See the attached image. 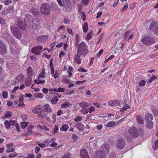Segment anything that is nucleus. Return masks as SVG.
I'll return each instance as SVG.
<instances>
[{"label": "nucleus", "mask_w": 158, "mask_h": 158, "mask_svg": "<svg viewBox=\"0 0 158 158\" xmlns=\"http://www.w3.org/2000/svg\"><path fill=\"white\" fill-rule=\"evenodd\" d=\"M143 130L139 128L138 130L135 127H131L129 128L128 132L130 136L132 138H136L140 135H143Z\"/></svg>", "instance_id": "1"}, {"label": "nucleus", "mask_w": 158, "mask_h": 158, "mask_svg": "<svg viewBox=\"0 0 158 158\" xmlns=\"http://www.w3.org/2000/svg\"><path fill=\"white\" fill-rule=\"evenodd\" d=\"M87 46L83 42L80 44L78 46L77 52L78 54H81L83 56L86 55L88 52V49L87 48Z\"/></svg>", "instance_id": "2"}, {"label": "nucleus", "mask_w": 158, "mask_h": 158, "mask_svg": "<svg viewBox=\"0 0 158 158\" xmlns=\"http://www.w3.org/2000/svg\"><path fill=\"white\" fill-rule=\"evenodd\" d=\"M10 30L13 35L16 38L19 39L21 37V33L19 28L14 26H10Z\"/></svg>", "instance_id": "3"}, {"label": "nucleus", "mask_w": 158, "mask_h": 158, "mask_svg": "<svg viewBox=\"0 0 158 158\" xmlns=\"http://www.w3.org/2000/svg\"><path fill=\"white\" fill-rule=\"evenodd\" d=\"M50 8L51 7L49 4L44 3L41 6L40 11L43 14L48 15L50 13Z\"/></svg>", "instance_id": "4"}, {"label": "nucleus", "mask_w": 158, "mask_h": 158, "mask_svg": "<svg viewBox=\"0 0 158 158\" xmlns=\"http://www.w3.org/2000/svg\"><path fill=\"white\" fill-rule=\"evenodd\" d=\"M63 9L66 11H69L72 9V4L69 0H64L63 1Z\"/></svg>", "instance_id": "5"}, {"label": "nucleus", "mask_w": 158, "mask_h": 158, "mask_svg": "<svg viewBox=\"0 0 158 158\" xmlns=\"http://www.w3.org/2000/svg\"><path fill=\"white\" fill-rule=\"evenodd\" d=\"M24 76L22 74L18 75L17 77L13 80L12 84L15 85H19L21 84L23 81Z\"/></svg>", "instance_id": "6"}, {"label": "nucleus", "mask_w": 158, "mask_h": 158, "mask_svg": "<svg viewBox=\"0 0 158 158\" xmlns=\"http://www.w3.org/2000/svg\"><path fill=\"white\" fill-rule=\"evenodd\" d=\"M142 42L146 45H150L155 42V40L152 38L145 37L141 39Z\"/></svg>", "instance_id": "7"}, {"label": "nucleus", "mask_w": 158, "mask_h": 158, "mask_svg": "<svg viewBox=\"0 0 158 158\" xmlns=\"http://www.w3.org/2000/svg\"><path fill=\"white\" fill-rule=\"evenodd\" d=\"M125 144V140L122 138H119L117 140V147L118 149H121L123 148Z\"/></svg>", "instance_id": "8"}, {"label": "nucleus", "mask_w": 158, "mask_h": 158, "mask_svg": "<svg viewBox=\"0 0 158 158\" xmlns=\"http://www.w3.org/2000/svg\"><path fill=\"white\" fill-rule=\"evenodd\" d=\"M149 28L153 31L155 34L158 35V23L152 22L150 25Z\"/></svg>", "instance_id": "9"}, {"label": "nucleus", "mask_w": 158, "mask_h": 158, "mask_svg": "<svg viewBox=\"0 0 158 158\" xmlns=\"http://www.w3.org/2000/svg\"><path fill=\"white\" fill-rule=\"evenodd\" d=\"M43 47L41 46H37L33 48L31 50V52L36 55H39L42 50Z\"/></svg>", "instance_id": "10"}, {"label": "nucleus", "mask_w": 158, "mask_h": 158, "mask_svg": "<svg viewBox=\"0 0 158 158\" xmlns=\"http://www.w3.org/2000/svg\"><path fill=\"white\" fill-rule=\"evenodd\" d=\"M95 156L97 158H105L106 155L104 152L100 150H98L95 152Z\"/></svg>", "instance_id": "11"}, {"label": "nucleus", "mask_w": 158, "mask_h": 158, "mask_svg": "<svg viewBox=\"0 0 158 158\" xmlns=\"http://www.w3.org/2000/svg\"><path fill=\"white\" fill-rule=\"evenodd\" d=\"M6 51V48L4 43L0 41V54L3 55Z\"/></svg>", "instance_id": "12"}, {"label": "nucleus", "mask_w": 158, "mask_h": 158, "mask_svg": "<svg viewBox=\"0 0 158 158\" xmlns=\"http://www.w3.org/2000/svg\"><path fill=\"white\" fill-rule=\"evenodd\" d=\"M80 154L82 158H89L87 152L85 148H83L81 150L80 152Z\"/></svg>", "instance_id": "13"}, {"label": "nucleus", "mask_w": 158, "mask_h": 158, "mask_svg": "<svg viewBox=\"0 0 158 158\" xmlns=\"http://www.w3.org/2000/svg\"><path fill=\"white\" fill-rule=\"evenodd\" d=\"M82 55L81 54H78L77 52V54H75L74 57V61L77 64H80L81 63V60L80 57V56Z\"/></svg>", "instance_id": "14"}, {"label": "nucleus", "mask_w": 158, "mask_h": 158, "mask_svg": "<svg viewBox=\"0 0 158 158\" xmlns=\"http://www.w3.org/2000/svg\"><path fill=\"white\" fill-rule=\"evenodd\" d=\"M33 18L29 15H27L24 18V21L25 22H28L29 23H33Z\"/></svg>", "instance_id": "15"}, {"label": "nucleus", "mask_w": 158, "mask_h": 158, "mask_svg": "<svg viewBox=\"0 0 158 158\" xmlns=\"http://www.w3.org/2000/svg\"><path fill=\"white\" fill-rule=\"evenodd\" d=\"M32 81V78L29 76L26 77L25 81V85L26 86H28L31 84Z\"/></svg>", "instance_id": "16"}, {"label": "nucleus", "mask_w": 158, "mask_h": 158, "mask_svg": "<svg viewBox=\"0 0 158 158\" xmlns=\"http://www.w3.org/2000/svg\"><path fill=\"white\" fill-rule=\"evenodd\" d=\"M153 117V116L151 114L148 113L145 115V119L147 122L150 121L152 120Z\"/></svg>", "instance_id": "17"}, {"label": "nucleus", "mask_w": 158, "mask_h": 158, "mask_svg": "<svg viewBox=\"0 0 158 158\" xmlns=\"http://www.w3.org/2000/svg\"><path fill=\"white\" fill-rule=\"evenodd\" d=\"M50 91H54L56 92H62L65 91V89L64 88L60 87L58 89L56 88L49 89Z\"/></svg>", "instance_id": "18"}, {"label": "nucleus", "mask_w": 158, "mask_h": 158, "mask_svg": "<svg viewBox=\"0 0 158 158\" xmlns=\"http://www.w3.org/2000/svg\"><path fill=\"white\" fill-rule=\"evenodd\" d=\"M17 24L18 27L21 29H24L26 27V23L25 22L19 21L17 23Z\"/></svg>", "instance_id": "19"}, {"label": "nucleus", "mask_w": 158, "mask_h": 158, "mask_svg": "<svg viewBox=\"0 0 158 158\" xmlns=\"http://www.w3.org/2000/svg\"><path fill=\"white\" fill-rule=\"evenodd\" d=\"M143 117L139 115L136 116V120L138 123L142 124L144 123Z\"/></svg>", "instance_id": "20"}, {"label": "nucleus", "mask_w": 158, "mask_h": 158, "mask_svg": "<svg viewBox=\"0 0 158 158\" xmlns=\"http://www.w3.org/2000/svg\"><path fill=\"white\" fill-rule=\"evenodd\" d=\"M109 104L110 106H114L118 105L119 103L117 101L115 100L109 102Z\"/></svg>", "instance_id": "21"}, {"label": "nucleus", "mask_w": 158, "mask_h": 158, "mask_svg": "<svg viewBox=\"0 0 158 158\" xmlns=\"http://www.w3.org/2000/svg\"><path fill=\"white\" fill-rule=\"evenodd\" d=\"M27 72L28 74L27 76L30 77L33 73V70L31 67L29 66L27 69Z\"/></svg>", "instance_id": "22"}, {"label": "nucleus", "mask_w": 158, "mask_h": 158, "mask_svg": "<svg viewBox=\"0 0 158 158\" xmlns=\"http://www.w3.org/2000/svg\"><path fill=\"white\" fill-rule=\"evenodd\" d=\"M42 111V110L41 109L39 108H35L32 110V112L35 114H38L41 113Z\"/></svg>", "instance_id": "23"}, {"label": "nucleus", "mask_w": 158, "mask_h": 158, "mask_svg": "<svg viewBox=\"0 0 158 158\" xmlns=\"http://www.w3.org/2000/svg\"><path fill=\"white\" fill-rule=\"evenodd\" d=\"M146 124V126L147 128L148 129H151L153 127V123L152 122L148 121Z\"/></svg>", "instance_id": "24"}, {"label": "nucleus", "mask_w": 158, "mask_h": 158, "mask_svg": "<svg viewBox=\"0 0 158 158\" xmlns=\"http://www.w3.org/2000/svg\"><path fill=\"white\" fill-rule=\"evenodd\" d=\"M75 127L79 130H82L84 128V126L82 123H78L75 125Z\"/></svg>", "instance_id": "25"}, {"label": "nucleus", "mask_w": 158, "mask_h": 158, "mask_svg": "<svg viewBox=\"0 0 158 158\" xmlns=\"http://www.w3.org/2000/svg\"><path fill=\"white\" fill-rule=\"evenodd\" d=\"M115 124V123L114 121H111L108 123L107 124L106 126L107 127H113Z\"/></svg>", "instance_id": "26"}, {"label": "nucleus", "mask_w": 158, "mask_h": 158, "mask_svg": "<svg viewBox=\"0 0 158 158\" xmlns=\"http://www.w3.org/2000/svg\"><path fill=\"white\" fill-rule=\"evenodd\" d=\"M32 25V27L34 29H39L40 27L38 23L36 22H33Z\"/></svg>", "instance_id": "27"}, {"label": "nucleus", "mask_w": 158, "mask_h": 158, "mask_svg": "<svg viewBox=\"0 0 158 158\" xmlns=\"http://www.w3.org/2000/svg\"><path fill=\"white\" fill-rule=\"evenodd\" d=\"M88 24L87 23H85L83 27V29L84 32H86L88 30Z\"/></svg>", "instance_id": "28"}, {"label": "nucleus", "mask_w": 158, "mask_h": 158, "mask_svg": "<svg viewBox=\"0 0 158 158\" xmlns=\"http://www.w3.org/2000/svg\"><path fill=\"white\" fill-rule=\"evenodd\" d=\"M79 105L82 108H84L88 106L89 104L86 102H84L81 103Z\"/></svg>", "instance_id": "29"}, {"label": "nucleus", "mask_w": 158, "mask_h": 158, "mask_svg": "<svg viewBox=\"0 0 158 158\" xmlns=\"http://www.w3.org/2000/svg\"><path fill=\"white\" fill-rule=\"evenodd\" d=\"M69 128V126L67 125H64L62 126L60 129L61 131H66Z\"/></svg>", "instance_id": "30"}, {"label": "nucleus", "mask_w": 158, "mask_h": 158, "mask_svg": "<svg viewBox=\"0 0 158 158\" xmlns=\"http://www.w3.org/2000/svg\"><path fill=\"white\" fill-rule=\"evenodd\" d=\"M47 39V36L43 35L42 36L39 37L37 39V40L39 41H40L41 40L43 42L45 41Z\"/></svg>", "instance_id": "31"}, {"label": "nucleus", "mask_w": 158, "mask_h": 158, "mask_svg": "<svg viewBox=\"0 0 158 158\" xmlns=\"http://www.w3.org/2000/svg\"><path fill=\"white\" fill-rule=\"evenodd\" d=\"M93 32L92 31H91L89 32L87 35L86 36V39L89 40H90L92 37L93 36Z\"/></svg>", "instance_id": "32"}, {"label": "nucleus", "mask_w": 158, "mask_h": 158, "mask_svg": "<svg viewBox=\"0 0 158 158\" xmlns=\"http://www.w3.org/2000/svg\"><path fill=\"white\" fill-rule=\"evenodd\" d=\"M70 105V104L69 102H65L63 104H62L61 106V107L62 108H66L68 107Z\"/></svg>", "instance_id": "33"}, {"label": "nucleus", "mask_w": 158, "mask_h": 158, "mask_svg": "<svg viewBox=\"0 0 158 158\" xmlns=\"http://www.w3.org/2000/svg\"><path fill=\"white\" fill-rule=\"evenodd\" d=\"M40 114H38V117L40 118H44L46 116V114L44 112H42L40 113Z\"/></svg>", "instance_id": "34"}, {"label": "nucleus", "mask_w": 158, "mask_h": 158, "mask_svg": "<svg viewBox=\"0 0 158 158\" xmlns=\"http://www.w3.org/2000/svg\"><path fill=\"white\" fill-rule=\"evenodd\" d=\"M45 70L44 69V68L43 69L42 72L40 74L39 76V79H40V77L44 78L45 77Z\"/></svg>", "instance_id": "35"}, {"label": "nucleus", "mask_w": 158, "mask_h": 158, "mask_svg": "<svg viewBox=\"0 0 158 158\" xmlns=\"http://www.w3.org/2000/svg\"><path fill=\"white\" fill-rule=\"evenodd\" d=\"M2 95L3 96V97L5 98L6 99L8 97V92L6 91H3L2 92Z\"/></svg>", "instance_id": "36"}, {"label": "nucleus", "mask_w": 158, "mask_h": 158, "mask_svg": "<svg viewBox=\"0 0 158 158\" xmlns=\"http://www.w3.org/2000/svg\"><path fill=\"white\" fill-rule=\"evenodd\" d=\"M58 98L57 97L53 98L51 100V103L52 104H55L58 101Z\"/></svg>", "instance_id": "37"}, {"label": "nucleus", "mask_w": 158, "mask_h": 158, "mask_svg": "<svg viewBox=\"0 0 158 158\" xmlns=\"http://www.w3.org/2000/svg\"><path fill=\"white\" fill-rule=\"evenodd\" d=\"M59 75V70H56L55 71V73L52 75L53 77H54L55 79H56L58 77Z\"/></svg>", "instance_id": "38"}, {"label": "nucleus", "mask_w": 158, "mask_h": 158, "mask_svg": "<svg viewBox=\"0 0 158 158\" xmlns=\"http://www.w3.org/2000/svg\"><path fill=\"white\" fill-rule=\"evenodd\" d=\"M21 124L22 128L24 129L27 126L28 123L27 122H22Z\"/></svg>", "instance_id": "39"}, {"label": "nucleus", "mask_w": 158, "mask_h": 158, "mask_svg": "<svg viewBox=\"0 0 158 158\" xmlns=\"http://www.w3.org/2000/svg\"><path fill=\"white\" fill-rule=\"evenodd\" d=\"M157 78V77L156 76H155L153 75H152V77L150 79H149L148 82L149 83H151L152 82V81H154L155 79H156Z\"/></svg>", "instance_id": "40"}, {"label": "nucleus", "mask_w": 158, "mask_h": 158, "mask_svg": "<svg viewBox=\"0 0 158 158\" xmlns=\"http://www.w3.org/2000/svg\"><path fill=\"white\" fill-rule=\"evenodd\" d=\"M5 126L7 129H9L10 127V124L8 120H6L4 122Z\"/></svg>", "instance_id": "41"}, {"label": "nucleus", "mask_w": 158, "mask_h": 158, "mask_svg": "<svg viewBox=\"0 0 158 158\" xmlns=\"http://www.w3.org/2000/svg\"><path fill=\"white\" fill-rule=\"evenodd\" d=\"M103 148V149L106 150L107 152H109V145L107 144H104Z\"/></svg>", "instance_id": "42"}, {"label": "nucleus", "mask_w": 158, "mask_h": 158, "mask_svg": "<svg viewBox=\"0 0 158 158\" xmlns=\"http://www.w3.org/2000/svg\"><path fill=\"white\" fill-rule=\"evenodd\" d=\"M82 119V117L81 116L77 117L74 119V121L76 122H78L81 121Z\"/></svg>", "instance_id": "43"}, {"label": "nucleus", "mask_w": 158, "mask_h": 158, "mask_svg": "<svg viewBox=\"0 0 158 158\" xmlns=\"http://www.w3.org/2000/svg\"><path fill=\"white\" fill-rule=\"evenodd\" d=\"M35 157V156L34 155L29 154L27 157L26 158H34ZM19 158H24L23 156H21L19 157Z\"/></svg>", "instance_id": "44"}, {"label": "nucleus", "mask_w": 158, "mask_h": 158, "mask_svg": "<svg viewBox=\"0 0 158 158\" xmlns=\"http://www.w3.org/2000/svg\"><path fill=\"white\" fill-rule=\"evenodd\" d=\"M95 110V108L92 106H90L89 108L88 109L89 112V113H91Z\"/></svg>", "instance_id": "45"}, {"label": "nucleus", "mask_w": 158, "mask_h": 158, "mask_svg": "<svg viewBox=\"0 0 158 158\" xmlns=\"http://www.w3.org/2000/svg\"><path fill=\"white\" fill-rule=\"evenodd\" d=\"M34 82L36 84H43L44 83V81H41L40 80H35L34 81Z\"/></svg>", "instance_id": "46"}, {"label": "nucleus", "mask_w": 158, "mask_h": 158, "mask_svg": "<svg viewBox=\"0 0 158 158\" xmlns=\"http://www.w3.org/2000/svg\"><path fill=\"white\" fill-rule=\"evenodd\" d=\"M34 96L37 98H42L43 97V95L42 93H38L35 94Z\"/></svg>", "instance_id": "47"}, {"label": "nucleus", "mask_w": 158, "mask_h": 158, "mask_svg": "<svg viewBox=\"0 0 158 158\" xmlns=\"http://www.w3.org/2000/svg\"><path fill=\"white\" fill-rule=\"evenodd\" d=\"M146 82L144 80H142L139 82V85L140 86H143L145 85Z\"/></svg>", "instance_id": "48"}, {"label": "nucleus", "mask_w": 158, "mask_h": 158, "mask_svg": "<svg viewBox=\"0 0 158 158\" xmlns=\"http://www.w3.org/2000/svg\"><path fill=\"white\" fill-rule=\"evenodd\" d=\"M32 12L35 15H37L39 14V10L36 9H33L32 10Z\"/></svg>", "instance_id": "49"}, {"label": "nucleus", "mask_w": 158, "mask_h": 158, "mask_svg": "<svg viewBox=\"0 0 158 158\" xmlns=\"http://www.w3.org/2000/svg\"><path fill=\"white\" fill-rule=\"evenodd\" d=\"M81 17L83 21H85L86 19V15L84 11L82 12Z\"/></svg>", "instance_id": "50"}, {"label": "nucleus", "mask_w": 158, "mask_h": 158, "mask_svg": "<svg viewBox=\"0 0 158 158\" xmlns=\"http://www.w3.org/2000/svg\"><path fill=\"white\" fill-rule=\"evenodd\" d=\"M11 113L10 111H8L7 113L5 115V117L6 118H8L11 116Z\"/></svg>", "instance_id": "51"}, {"label": "nucleus", "mask_w": 158, "mask_h": 158, "mask_svg": "<svg viewBox=\"0 0 158 158\" xmlns=\"http://www.w3.org/2000/svg\"><path fill=\"white\" fill-rule=\"evenodd\" d=\"M128 6V4H126L125 5H124L123 7L122 8L121 11H123L124 10H126Z\"/></svg>", "instance_id": "52"}, {"label": "nucleus", "mask_w": 158, "mask_h": 158, "mask_svg": "<svg viewBox=\"0 0 158 158\" xmlns=\"http://www.w3.org/2000/svg\"><path fill=\"white\" fill-rule=\"evenodd\" d=\"M78 71L82 73H85L87 72V70L85 69L83 67H81L78 70Z\"/></svg>", "instance_id": "53"}, {"label": "nucleus", "mask_w": 158, "mask_h": 158, "mask_svg": "<svg viewBox=\"0 0 158 158\" xmlns=\"http://www.w3.org/2000/svg\"><path fill=\"white\" fill-rule=\"evenodd\" d=\"M11 2L10 0H6L4 2V4L5 5H7Z\"/></svg>", "instance_id": "54"}, {"label": "nucleus", "mask_w": 158, "mask_h": 158, "mask_svg": "<svg viewBox=\"0 0 158 158\" xmlns=\"http://www.w3.org/2000/svg\"><path fill=\"white\" fill-rule=\"evenodd\" d=\"M58 129V126L56 125H55L54 127V132H53V133L54 134H55L56 133Z\"/></svg>", "instance_id": "55"}, {"label": "nucleus", "mask_w": 158, "mask_h": 158, "mask_svg": "<svg viewBox=\"0 0 158 158\" xmlns=\"http://www.w3.org/2000/svg\"><path fill=\"white\" fill-rule=\"evenodd\" d=\"M129 108V106L127 104H126L125 105L124 107V108L122 110H125L126 109H128Z\"/></svg>", "instance_id": "56"}, {"label": "nucleus", "mask_w": 158, "mask_h": 158, "mask_svg": "<svg viewBox=\"0 0 158 158\" xmlns=\"http://www.w3.org/2000/svg\"><path fill=\"white\" fill-rule=\"evenodd\" d=\"M130 33V31H127L126 32L124 35V38L126 39L127 38V37L129 35Z\"/></svg>", "instance_id": "57"}, {"label": "nucleus", "mask_w": 158, "mask_h": 158, "mask_svg": "<svg viewBox=\"0 0 158 158\" xmlns=\"http://www.w3.org/2000/svg\"><path fill=\"white\" fill-rule=\"evenodd\" d=\"M0 22L2 24H4L5 23L6 21L4 19L2 18H0Z\"/></svg>", "instance_id": "58"}, {"label": "nucleus", "mask_w": 158, "mask_h": 158, "mask_svg": "<svg viewBox=\"0 0 158 158\" xmlns=\"http://www.w3.org/2000/svg\"><path fill=\"white\" fill-rule=\"evenodd\" d=\"M86 82V80H83L82 81H77L76 82V84L77 85H79L80 84H81V83L82 84V83H83Z\"/></svg>", "instance_id": "59"}, {"label": "nucleus", "mask_w": 158, "mask_h": 158, "mask_svg": "<svg viewBox=\"0 0 158 158\" xmlns=\"http://www.w3.org/2000/svg\"><path fill=\"white\" fill-rule=\"evenodd\" d=\"M81 111L85 114H87L88 112H89L88 110H85L84 109H82L81 110Z\"/></svg>", "instance_id": "60"}, {"label": "nucleus", "mask_w": 158, "mask_h": 158, "mask_svg": "<svg viewBox=\"0 0 158 158\" xmlns=\"http://www.w3.org/2000/svg\"><path fill=\"white\" fill-rule=\"evenodd\" d=\"M40 148L39 147H36L35 148V152L37 153L40 151Z\"/></svg>", "instance_id": "61"}, {"label": "nucleus", "mask_w": 158, "mask_h": 158, "mask_svg": "<svg viewBox=\"0 0 158 158\" xmlns=\"http://www.w3.org/2000/svg\"><path fill=\"white\" fill-rule=\"evenodd\" d=\"M103 49H102L98 53L97 55V56L98 57H99L102 54V53H103Z\"/></svg>", "instance_id": "62"}, {"label": "nucleus", "mask_w": 158, "mask_h": 158, "mask_svg": "<svg viewBox=\"0 0 158 158\" xmlns=\"http://www.w3.org/2000/svg\"><path fill=\"white\" fill-rule=\"evenodd\" d=\"M56 139H50V140H48L47 142L48 143V144H49V143H53L54 142V141H55Z\"/></svg>", "instance_id": "63"}, {"label": "nucleus", "mask_w": 158, "mask_h": 158, "mask_svg": "<svg viewBox=\"0 0 158 158\" xmlns=\"http://www.w3.org/2000/svg\"><path fill=\"white\" fill-rule=\"evenodd\" d=\"M115 156V154L114 153H111L109 156V157L110 158H114Z\"/></svg>", "instance_id": "64"}]
</instances>
